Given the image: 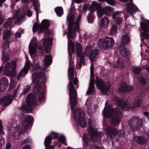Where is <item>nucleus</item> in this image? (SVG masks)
Here are the masks:
<instances>
[{
  "label": "nucleus",
  "mask_w": 149,
  "mask_h": 149,
  "mask_svg": "<svg viewBox=\"0 0 149 149\" xmlns=\"http://www.w3.org/2000/svg\"><path fill=\"white\" fill-rule=\"evenodd\" d=\"M30 64V61L29 60H26L24 67L20 70L17 76V79L18 80H19L21 77H24L27 74Z\"/></svg>",
  "instance_id": "nucleus-15"
},
{
  "label": "nucleus",
  "mask_w": 149,
  "mask_h": 149,
  "mask_svg": "<svg viewBox=\"0 0 149 149\" xmlns=\"http://www.w3.org/2000/svg\"><path fill=\"white\" fill-rule=\"evenodd\" d=\"M133 87L131 86H128L125 83L122 82L121 83L120 87L118 89V91L119 93H124L130 92L133 90Z\"/></svg>",
  "instance_id": "nucleus-18"
},
{
  "label": "nucleus",
  "mask_w": 149,
  "mask_h": 149,
  "mask_svg": "<svg viewBox=\"0 0 149 149\" xmlns=\"http://www.w3.org/2000/svg\"><path fill=\"white\" fill-rule=\"evenodd\" d=\"M139 81L140 83L142 85H146L147 84L146 79L142 76H140L139 78Z\"/></svg>",
  "instance_id": "nucleus-49"
},
{
  "label": "nucleus",
  "mask_w": 149,
  "mask_h": 149,
  "mask_svg": "<svg viewBox=\"0 0 149 149\" xmlns=\"http://www.w3.org/2000/svg\"><path fill=\"white\" fill-rule=\"evenodd\" d=\"M115 101L119 106L122 109H127L129 107V105L126 102L122 100V99L118 98H116Z\"/></svg>",
  "instance_id": "nucleus-25"
},
{
  "label": "nucleus",
  "mask_w": 149,
  "mask_h": 149,
  "mask_svg": "<svg viewBox=\"0 0 149 149\" xmlns=\"http://www.w3.org/2000/svg\"><path fill=\"white\" fill-rule=\"evenodd\" d=\"M50 24L48 20L46 19H44L42 21L40 25L37 23L34 24L33 27V32H36L39 29V33H43L44 30L48 28Z\"/></svg>",
  "instance_id": "nucleus-10"
},
{
  "label": "nucleus",
  "mask_w": 149,
  "mask_h": 149,
  "mask_svg": "<svg viewBox=\"0 0 149 149\" xmlns=\"http://www.w3.org/2000/svg\"><path fill=\"white\" fill-rule=\"evenodd\" d=\"M29 142V137L27 138L26 139L22 141V144H25Z\"/></svg>",
  "instance_id": "nucleus-61"
},
{
  "label": "nucleus",
  "mask_w": 149,
  "mask_h": 149,
  "mask_svg": "<svg viewBox=\"0 0 149 149\" xmlns=\"http://www.w3.org/2000/svg\"><path fill=\"white\" fill-rule=\"evenodd\" d=\"M108 19L107 17L106 16H104L101 21V26L103 27H104L105 24H107L108 23Z\"/></svg>",
  "instance_id": "nucleus-45"
},
{
  "label": "nucleus",
  "mask_w": 149,
  "mask_h": 149,
  "mask_svg": "<svg viewBox=\"0 0 149 149\" xmlns=\"http://www.w3.org/2000/svg\"><path fill=\"white\" fill-rule=\"evenodd\" d=\"M127 6L128 11L130 13H136L138 9L137 7L132 3H127Z\"/></svg>",
  "instance_id": "nucleus-28"
},
{
  "label": "nucleus",
  "mask_w": 149,
  "mask_h": 149,
  "mask_svg": "<svg viewBox=\"0 0 149 149\" xmlns=\"http://www.w3.org/2000/svg\"><path fill=\"white\" fill-rule=\"evenodd\" d=\"M12 18L9 17L7 19V21L3 25L4 28H8V27H10L12 24Z\"/></svg>",
  "instance_id": "nucleus-41"
},
{
  "label": "nucleus",
  "mask_w": 149,
  "mask_h": 149,
  "mask_svg": "<svg viewBox=\"0 0 149 149\" xmlns=\"http://www.w3.org/2000/svg\"><path fill=\"white\" fill-rule=\"evenodd\" d=\"M94 67L91 64L90 67V81H91L95 82L94 74Z\"/></svg>",
  "instance_id": "nucleus-40"
},
{
  "label": "nucleus",
  "mask_w": 149,
  "mask_h": 149,
  "mask_svg": "<svg viewBox=\"0 0 149 149\" xmlns=\"http://www.w3.org/2000/svg\"><path fill=\"white\" fill-rule=\"evenodd\" d=\"M69 60V68L68 72L69 82L67 87L69 89L70 108L72 110L76 105L78 101L77 93L76 88L79 87V81L77 78L74 77V68L72 66H71L72 59L70 58Z\"/></svg>",
  "instance_id": "nucleus-1"
},
{
  "label": "nucleus",
  "mask_w": 149,
  "mask_h": 149,
  "mask_svg": "<svg viewBox=\"0 0 149 149\" xmlns=\"http://www.w3.org/2000/svg\"><path fill=\"white\" fill-rule=\"evenodd\" d=\"M33 3L34 8L36 11V13H38L40 8H39L40 5L38 4V1L37 0H34Z\"/></svg>",
  "instance_id": "nucleus-42"
},
{
  "label": "nucleus",
  "mask_w": 149,
  "mask_h": 149,
  "mask_svg": "<svg viewBox=\"0 0 149 149\" xmlns=\"http://www.w3.org/2000/svg\"><path fill=\"white\" fill-rule=\"evenodd\" d=\"M6 40V41L5 42L3 47L2 49L3 50H5V51H8V50L9 49V44L10 42L9 40Z\"/></svg>",
  "instance_id": "nucleus-44"
},
{
  "label": "nucleus",
  "mask_w": 149,
  "mask_h": 149,
  "mask_svg": "<svg viewBox=\"0 0 149 149\" xmlns=\"http://www.w3.org/2000/svg\"><path fill=\"white\" fill-rule=\"evenodd\" d=\"M95 81L96 86L103 93L105 94L109 90L110 87L107 86L105 82L97 77L96 78Z\"/></svg>",
  "instance_id": "nucleus-12"
},
{
  "label": "nucleus",
  "mask_w": 149,
  "mask_h": 149,
  "mask_svg": "<svg viewBox=\"0 0 149 149\" xmlns=\"http://www.w3.org/2000/svg\"><path fill=\"white\" fill-rule=\"evenodd\" d=\"M142 119L138 117H133L128 122L130 130L132 132L139 130L142 125Z\"/></svg>",
  "instance_id": "nucleus-7"
},
{
  "label": "nucleus",
  "mask_w": 149,
  "mask_h": 149,
  "mask_svg": "<svg viewBox=\"0 0 149 149\" xmlns=\"http://www.w3.org/2000/svg\"><path fill=\"white\" fill-rule=\"evenodd\" d=\"M32 15V13L31 11L29 10H28L27 12V16L28 17H31Z\"/></svg>",
  "instance_id": "nucleus-64"
},
{
  "label": "nucleus",
  "mask_w": 149,
  "mask_h": 149,
  "mask_svg": "<svg viewBox=\"0 0 149 149\" xmlns=\"http://www.w3.org/2000/svg\"><path fill=\"white\" fill-rule=\"evenodd\" d=\"M114 40L113 38L107 37L101 43L100 46L104 49L109 48L114 45Z\"/></svg>",
  "instance_id": "nucleus-14"
},
{
  "label": "nucleus",
  "mask_w": 149,
  "mask_h": 149,
  "mask_svg": "<svg viewBox=\"0 0 149 149\" xmlns=\"http://www.w3.org/2000/svg\"><path fill=\"white\" fill-rule=\"evenodd\" d=\"M52 42V39L49 37L45 38L42 41L44 50L46 53H49V49L51 47Z\"/></svg>",
  "instance_id": "nucleus-17"
},
{
  "label": "nucleus",
  "mask_w": 149,
  "mask_h": 149,
  "mask_svg": "<svg viewBox=\"0 0 149 149\" xmlns=\"http://www.w3.org/2000/svg\"><path fill=\"white\" fill-rule=\"evenodd\" d=\"M103 115L104 118H110L113 116L111 122V124L114 126H116L120 123L122 117L121 111L117 108L110 111L105 107L103 110Z\"/></svg>",
  "instance_id": "nucleus-2"
},
{
  "label": "nucleus",
  "mask_w": 149,
  "mask_h": 149,
  "mask_svg": "<svg viewBox=\"0 0 149 149\" xmlns=\"http://www.w3.org/2000/svg\"><path fill=\"white\" fill-rule=\"evenodd\" d=\"M37 102L36 97L33 94L30 93L27 96L26 104L27 106H24L22 107V109L26 113L32 111L33 107L34 106Z\"/></svg>",
  "instance_id": "nucleus-5"
},
{
  "label": "nucleus",
  "mask_w": 149,
  "mask_h": 149,
  "mask_svg": "<svg viewBox=\"0 0 149 149\" xmlns=\"http://www.w3.org/2000/svg\"><path fill=\"white\" fill-rule=\"evenodd\" d=\"M33 78V82L36 84V85L33 87V93L37 94L40 93L41 89L42 84L43 86L45 88L46 84L45 82L46 81L45 77V74L42 71L39 72L37 73L35 72L32 74Z\"/></svg>",
  "instance_id": "nucleus-3"
},
{
  "label": "nucleus",
  "mask_w": 149,
  "mask_h": 149,
  "mask_svg": "<svg viewBox=\"0 0 149 149\" xmlns=\"http://www.w3.org/2000/svg\"><path fill=\"white\" fill-rule=\"evenodd\" d=\"M16 68V64L15 61H13L11 63V70L13 72H15Z\"/></svg>",
  "instance_id": "nucleus-53"
},
{
  "label": "nucleus",
  "mask_w": 149,
  "mask_h": 149,
  "mask_svg": "<svg viewBox=\"0 0 149 149\" xmlns=\"http://www.w3.org/2000/svg\"><path fill=\"white\" fill-rule=\"evenodd\" d=\"M133 140L136 143L141 145L145 144L148 141L147 137L143 136H139L136 135L133 136Z\"/></svg>",
  "instance_id": "nucleus-20"
},
{
  "label": "nucleus",
  "mask_w": 149,
  "mask_h": 149,
  "mask_svg": "<svg viewBox=\"0 0 149 149\" xmlns=\"http://www.w3.org/2000/svg\"><path fill=\"white\" fill-rule=\"evenodd\" d=\"M4 145V140L3 139H0V147H2Z\"/></svg>",
  "instance_id": "nucleus-62"
},
{
  "label": "nucleus",
  "mask_w": 149,
  "mask_h": 149,
  "mask_svg": "<svg viewBox=\"0 0 149 149\" xmlns=\"http://www.w3.org/2000/svg\"><path fill=\"white\" fill-rule=\"evenodd\" d=\"M119 13V11H117L115 12L112 14V17L113 19H114L116 17H118V15Z\"/></svg>",
  "instance_id": "nucleus-60"
},
{
  "label": "nucleus",
  "mask_w": 149,
  "mask_h": 149,
  "mask_svg": "<svg viewBox=\"0 0 149 149\" xmlns=\"http://www.w3.org/2000/svg\"><path fill=\"white\" fill-rule=\"evenodd\" d=\"M13 100L10 97L6 96L0 99V104H4V106H7L12 103Z\"/></svg>",
  "instance_id": "nucleus-27"
},
{
  "label": "nucleus",
  "mask_w": 149,
  "mask_h": 149,
  "mask_svg": "<svg viewBox=\"0 0 149 149\" xmlns=\"http://www.w3.org/2000/svg\"><path fill=\"white\" fill-rule=\"evenodd\" d=\"M74 118L77 120L79 124L81 127L84 128L86 126V123L84 118V113L81 109H75L74 112Z\"/></svg>",
  "instance_id": "nucleus-6"
},
{
  "label": "nucleus",
  "mask_w": 149,
  "mask_h": 149,
  "mask_svg": "<svg viewBox=\"0 0 149 149\" xmlns=\"http://www.w3.org/2000/svg\"><path fill=\"white\" fill-rule=\"evenodd\" d=\"M141 69L140 68L137 67L132 68V71L133 72L136 74H139L140 73Z\"/></svg>",
  "instance_id": "nucleus-51"
},
{
  "label": "nucleus",
  "mask_w": 149,
  "mask_h": 149,
  "mask_svg": "<svg viewBox=\"0 0 149 149\" xmlns=\"http://www.w3.org/2000/svg\"><path fill=\"white\" fill-rule=\"evenodd\" d=\"M120 54L126 58H127L129 54V52L127 51L126 48L123 47L120 51Z\"/></svg>",
  "instance_id": "nucleus-31"
},
{
  "label": "nucleus",
  "mask_w": 149,
  "mask_h": 149,
  "mask_svg": "<svg viewBox=\"0 0 149 149\" xmlns=\"http://www.w3.org/2000/svg\"><path fill=\"white\" fill-rule=\"evenodd\" d=\"M8 51H7L2 50V60L3 62L6 63L9 60V58L7 52Z\"/></svg>",
  "instance_id": "nucleus-34"
},
{
  "label": "nucleus",
  "mask_w": 149,
  "mask_h": 149,
  "mask_svg": "<svg viewBox=\"0 0 149 149\" xmlns=\"http://www.w3.org/2000/svg\"><path fill=\"white\" fill-rule=\"evenodd\" d=\"M92 50V48L91 45H87L85 49V54L78 56L80 58L78 69L81 68L82 64H84L85 61L84 58L85 56L89 57L91 62L93 61L95 57L98 54V50L95 49L93 51Z\"/></svg>",
  "instance_id": "nucleus-4"
},
{
  "label": "nucleus",
  "mask_w": 149,
  "mask_h": 149,
  "mask_svg": "<svg viewBox=\"0 0 149 149\" xmlns=\"http://www.w3.org/2000/svg\"><path fill=\"white\" fill-rule=\"evenodd\" d=\"M91 139L94 142H100L101 140V136L96 130H94L92 127H90V131Z\"/></svg>",
  "instance_id": "nucleus-16"
},
{
  "label": "nucleus",
  "mask_w": 149,
  "mask_h": 149,
  "mask_svg": "<svg viewBox=\"0 0 149 149\" xmlns=\"http://www.w3.org/2000/svg\"><path fill=\"white\" fill-rule=\"evenodd\" d=\"M94 83L95 82L91 81V80L90 81L89 88L86 92L87 94H90L92 93L93 91L95 88Z\"/></svg>",
  "instance_id": "nucleus-37"
},
{
  "label": "nucleus",
  "mask_w": 149,
  "mask_h": 149,
  "mask_svg": "<svg viewBox=\"0 0 149 149\" xmlns=\"http://www.w3.org/2000/svg\"><path fill=\"white\" fill-rule=\"evenodd\" d=\"M142 103V100L141 99H138L134 100L133 102V108L139 107Z\"/></svg>",
  "instance_id": "nucleus-39"
},
{
  "label": "nucleus",
  "mask_w": 149,
  "mask_h": 149,
  "mask_svg": "<svg viewBox=\"0 0 149 149\" xmlns=\"http://www.w3.org/2000/svg\"><path fill=\"white\" fill-rule=\"evenodd\" d=\"M140 25L142 30L143 32L140 33L141 36L147 40L149 44V20L140 22Z\"/></svg>",
  "instance_id": "nucleus-11"
},
{
  "label": "nucleus",
  "mask_w": 149,
  "mask_h": 149,
  "mask_svg": "<svg viewBox=\"0 0 149 149\" xmlns=\"http://www.w3.org/2000/svg\"><path fill=\"white\" fill-rule=\"evenodd\" d=\"M77 54V56L85 54L84 52L82 53V48L79 43H76Z\"/></svg>",
  "instance_id": "nucleus-35"
},
{
  "label": "nucleus",
  "mask_w": 149,
  "mask_h": 149,
  "mask_svg": "<svg viewBox=\"0 0 149 149\" xmlns=\"http://www.w3.org/2000/svg\"><path fill=\"white\" fill-rule=\"evenodd\" d=\"M45 70V68L41 67L38 60L36 59L33 62V65H32V70L33 72H37L38 69Z\"/></svg>",
  "instance_id": "nucleus-26"
},
{
  "label": "nucleus",
  "mask_w": 149,
  "mask_h": 149,
  "mask_svg": "<svg viewBox=\"0 0 149 149\" xmlns=\"http://www.w3.org/2000/svg\"><path fill=\"white\" fill-rule=\"evenodd\" d=\"M13 34L11 30H7L4 31L3 35V38L4 40H9V37Z\"/></svg>",
  "instance_id": "nucleus-33"
},
{
  "label": "nucleus",
  "mask_w": 149,
  "mask_h": 149,
  "mask_svg": "<svg viewBox=\"0 0 149 149\" xmlns=\"http://www.w3.org/2000/svg\"><path fill=\"white\" fill-rule=\"evenodd\" d=\"M33 120V117L31 116L26 117L23 122L22 126L26 129L28 128V126L32 125Z\"/></svg>",
  "instance_id": "nucleus-24"
},
{
  "label": "nucleus",
  "mask_w": 149,
  "mask_h": 149,
  "mask_svg": "<svg viewBox=\"0 0 149 149\" xmlns=\"http://www.w3.org/2000/svg\"><path fill=\"white\" fill-rule=\"evenodd\" d=\"M31 88V86L30 85H27L24 87V88L23 91L22 92V94H25L27 93Z\"/></svg>",
  "instance_id": "nucleus-54"
},
{
  "label": "nucleus",
  "mask_w": 149,
  "mask_h": 149,
  "mask_svg": "<svg viewBox=\"0 0 149 149\" xmlns=\"http://www.w3.org/2000/svg\"><path fill=\"white\" fill-rule=\"evenodd\" d=\"M21 36V33H19L18 32H16L15 35V37L16 38H20Z\"/></svg>",
  "instance_id": "nucleus-63"
},
{
  "label": "nucleus",
  "mask_w": 149,
  "mask_h": 149,
  "mask_svg": "<svg viewBox=\"0 0 149 149\" xmlns=\"http://www.w3.org/2000/svg\"><path fill=\"white\" fill-rule=\"evenodd\" d=\"M107 136L108 139H112L113 136L118 135V136L124 137V131L122 130H118L116 128L111 127H108L107 129Z\"/></svg>",
  "instance_id": "nucleus-8"
},
{
  "label": "nucleus",
  "mask_w": 149,
  "mask_h": 149,
  "mask_svg": "<svg viewBox=\"0 0 149 149\" xmlns=\"http://www.w3.org/2000/svg\"><path fill=\"white\" fill-rule=\"evenodd\" d=\"M43 32L44 33V36H49L50 35V33L49 31V28L48 29L44 30Z\"/></svg>",
  "instance_id": "nucleus-58"
},
{
  "label": "nucleus",
  "mask_w": 149,
  "mask_h": 149,
  "mask_svg": "<svg viewBox=\"0 0 149 149\" xmlns=\"http://www.w3.org/2000/svg\"><path fill=\"white\" fill-rule=\"evenodd\" d=\"M130 38L127 34H124L122 37L121 40V45L125 46L130 42Z\"/></svg>",
  "instance_id": "nucleus-30"
},
{
  "label": "nucleus",
  "mask_w": 149,
  "mask_h": 149,
  "mask_svg": "<svg viewBox=\"0 0 149 149\" xmlns=\"http://www.w3.org/2000/svg\"><path fill=\"white\" fill-rule=\"evenodd\" d=\"M113 19L116 21V23L118 25L120 24L122 21V18L119 17H115Z\"/></svg>",
  "instance_id": "nucleus-55"
},
{
  "label": "nucleus",
  "mask_w": 149,
  "mask_h": 149,
  "mask_svg": "<svg viewBox=\"0 0 149 149\" xmlns=\"http://www.w3.org/2000/svg\"><path fill=\"white\" fill-rule=\"evenodd\" d=\"M52 62V57L51 56L47 55L44 60V64L45 66L50 65Z\"/></svg>",
  "instance_id": "nucleus-32"
},
{
  "label": "nucleus",
  "mask_w": 149,
  "mask_h": 149,
  "mask_svg": "<svg viewBox=\"0 0 149 149\" xmlns=\"http://www.w3.org/2000/svg\"><path fill=\"white\" fill-rule=\"evenodd\" d=\"M36 49L34 47L31 46L30 47V46H29V52L30 54H35L36 53Z\"/></svg>",
  "instance_id": "nucleus-52"
},
{
  "label": "nucleus",
  "mask_w": 149,
  "mask_h": 149,
  "mask_svg": "<svg viewBox=\"0 0 149 149\" xmlns=\"http://www.w3.org/2000/svg\"><path fill=\"white\" fill-rule=\"evenodd\" d=\"M106 1L109 4L112 6L115 5V2L113 0H106Z\"/></svg>",
  "instance_id": "nucleus-59"
},
{
  "label": "nucleus",
  "mask_w": 149,
  "mask_h": 149,
  "mask_svg": "<svg viewBox=\"0 0 149 149\" xmlns=\"http://www.w3.org/2000/svg\"><path fill=\"white\" fill-rule=\"evenodd\" d=\"M116 66L120 68H123L125 67L123 62L122 61H120L118 59H117V61L116 63Z\"/></svg>",
  "instance_id": "nucleus-48"
},
{
  "label": "nucleus",
  "mask_w": 149,
  "mask_h": 149,
  "mask_svg": "<svg viewBox=\"0 0 149 149\" xmlns=\"http://www.w3.org/2000/svg\"><path fill=\"white\" fill-rule=\"evenodd\" d=\"M55 11L56 14L59 17H61L63 13V10L61 6L56 7Z\"/></svg>",
  "instance_id": "nucleus-38"
},
{
  "label": "nucleus",
  "mask_w": 149,
  "mask_h": 149,
  "mask_svg": "<svg viewBox=\"0 0 149 149\" xmlns=\"http://www.w3.org/2000/svg\"><path fill=\"white\" fill-rule=\"evenodd\" d=\"M75 18L73 15H71L69 18L67 17V21L68 22V31H69V35H71V32L74 30L78 33L80 30L79 24L77 23H74Z\"/></svg>",
  "instance_id": "nucleus-9"
},
{
  "label": "nucleus",
  "mask_w": 149,
  "mask_h": 149,
  "mask_svg": "<svg viewBox=\"0 0 149 149\" xmlns=\"http://www.w3.org/2000/svg\"><path fill=\"white\" fill-rule=\"evenodd\" d=\"M8 85V79L3 77L0 80V90L2 91H5Z\"/></svg>",
  "instance_id": "nucleus-23"
},
{
  "label": "nucleus",
  "mask_w": 149,
  "mask_h": 149,
  "mask_svg": "<svg viewBox=\"0 0 149 149\" xmlns=\"http://www.w3.org/2000/svg\"><path fill=\"white\" fill-rule=\"evenodd\" d=\"M83 148L85 149H87V147H88L89 145V142L90 141V139L88 135H86L84 134L83 137Z\"/></svg>",
  "instance_id": "nucleus-29"
},
{
  "label": "nucleus",
  "mask_w": 149,
  "mask_h": 149,
  "mask_svg": "<svg viewBox=\"0 0 149 149\" xmlns=\"http://www.w3.org/2000/svg\"><path fill=\"white\" fill-rule=\"evenodd\" d=\"M117 27L116 25H114L112 27L110 31V33L111 35H113L117 33Z\"/></svg>",
  "instance_id": "nucleus-47"
},
{
  "label": "nucleus",
  "mask_w": 149,
  "mask_h": 149,
  "mask_svg": "<svg viewBox=\"0 0 149 149\" xmlns=\"http://www.w3.org/2000/svg\"><path fill=\"white\" fill-rule=\"evenodd\" d=\"M95 18L94 13L92 12V11H91L87 15V19L88 22L89 23H93L94 21Z\"/></svg>",
  "instance_id": "nucleus-36"
},
{
  "label": "nucleus",
  "mask_w": 149,
  "mask_h": 149,
  "mask_svg": "<svg viewBox=\"0 0 149 149\" xmlns=\"http://www.w3.org/2000/svg\"><path fill=\"white\" fill-rule=\"evenodd\" d=\"M52 139V137L49 135L45 138L44 144L46 147V149H54V148L53 146H49V145L51 143Z\"/></svg>",
  "instance_id": "nucleus-22"
},
{
  "label": "nucleus",
  "mask_w": 149,
  "mask_h": 149,
  "mask_svg": "<svg viewBox=\"0 0 149 149\" xmlns=\"http://www.w3.org/2000/svg\"><path fill=\"white\" fill-rule=\"evenodd\" d=\"M45 90L41 91L40 95H39V101L40 102H43L45 101Z\"/></svg>",
  "instance_id": "nucleus-43"
},
{
  "label": "nucleus",
  "mask_w": 149,
  "mask_h": 149,
  "mask_svg": "<svg viewBox=\"0 0 149 149\" xmlns=\"http://www.w3.org/2000/svg\"><path fill=\"white\" fill-rule=\"evenodd\" d=\"M10 63L8 62L3 68V70L5 72H8L9 71L10 69Z\"/></svg>",
  "instance_id": "nucleus-50"
},
{
  "label": "nucleus",
  "mask_w": 149,
  "mask_h": 149,
  "mask_svg": "<svg viewBox=\"0 0 149 149\" xmlns=\"http://www.w3.org/2000/svg\"><path fill=\"white\" fill-rule=\"evenodd\" d=\"M59 140L65 145H66V139L65 137L63 135H61L59 137Z\"/></svg>",
  "instance_id": "nucleus-46"
},
{
  "label": "nucleus",
  "mask_w": 149,
  "mask_h": 149,
  "mask_svg": "<svg viewBox=\"0 0 149 149\" xmlns=\"http://www.w3.org/2000/svg\"><path fill=\"white\" fill-rule=\"evenodd\" d=\"M15 85V83L13 80L11 79V81L9 86V90H12Z\"/></svg>",
  "instance_id": "nucleus-57"
},
{
  "label": "nucleus",
  "mask_w": 149,
  "mask_h": 149,
  "mask_svg": "<svg viewBox=\"0 0 149 149\" xmlns=\"http://www.w3.org/2000/svg\"><path fill=\"white\" fill-rule=\"evenodd\" d=\"M54 139H57L58 137V134L56 132H52L49 134Z\"/></svg>",
  "instance_id": "nucleus-56"
},
{
  "label": "nucleus",
  "mask_w": 149,
  "mask_h": 149,
  "mask_svg": "<svg viewBox=\"0 0 149 149\" xmlns=\"http://www.w3.org/2000/svg\"><path fill=\"white\" fill-rule=\"evenodd\" d=\"M113 11L114 9L110 6H108L103 8L102 7L99 17L101 18L104 14L108 16H111Z\"/></svg>",
  "instance_id": "nucleus-19"
},
{
  "label": "nucleus",
  "mask_w": 149,
  "mask_h": 149,
  "mask_svg": "<svg viewBox=\"0 0 149 149\" xmlns=\"http://www.w3.org/2000/svg\"><path fill=\"white\" fill-rule=\"evenodd\" d=\"M76 35V32L74 30L71 32V35H69V31H68L67 34L68 38V49L70 50L71 52L74 54L75 52V48L74 44L72 41L70 40L71 38H74Z\"/></svg>",
  "instance_id": "nucleus-13"
},
{
  "label": "nucleus",
  "mask_w": 149,
  "mask_h": 149,
  "mask_svg": "<svg viewBox=\"0 0 149 149\" xmlns=\"http://www.w3.org/2000/svg\"><path fill=\"white\" fill-rule=\"evenodd\" d=\"M102 8V7L101 5L95 2H93L90 8L91 11H92L93 13L94 11L96 10H97V15L99 17L100 14L101 13V10Z\"/></svg>",
  "instance_id": "nucleus-21"
}]
</instances>
